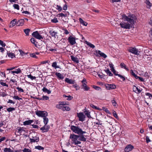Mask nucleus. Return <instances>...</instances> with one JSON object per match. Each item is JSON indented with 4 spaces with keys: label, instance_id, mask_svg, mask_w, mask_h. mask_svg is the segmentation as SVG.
<instances>
[{
    "label": "nucleus",
    "instance_id": "423d86ee",
    "mask_svg": "<svg viewBox=\"0 0 152 152\" xmlns=\"http://www.w3.org/2000/svg\"><path fill=\"white\" fill-rule=\"evenodd\" d=\"M129 52L135 55H139L140 54V51L134 47H130L128 50Z\"/></svg>",
    "mask_w": 152,
    "mask_h": 152
},
{
    "label": "nucleus",
    "instance_id": "37998d69",
    "mask_svg": "<svg viewBox=\"0 0 152 152\" xmlns=\"http://www.w3.org/2000/svg\"><path fill=\"white\" fill-rule=\"evenodd\" d=\"M15 108L14 107H10L7 109V111L9 112H12L13 111L15 110Z\"/></svg>",
    "mask_w": 152,
    "mask_h": 152
},
{
    "label": "nucleus",
    "instance_id": "7c9ffc66",
    "mask_svg": "<svg viewBox=\"0 0 152 152\" xmlns=\"http://www.w3.org/2000/svg\"><path fill=\"white\" fill-rule=\"evenodd\" d=\"M42 91L43 92L47 93L48 94H50L51 91L50 90H48L46 88L44 87L42 89Z\"/></svg>",
    "mask_w": 152,
    "mask_h": 152
},
{
    "label": "nucleus",
    "instance_id": "de8ad7c7",
    "mask_svg": "<svg viewBox=\"0 0 152 152\" xmlns=\"http://www.w3.org/2000/svg\"><path fill=\"white\" fill-rule=\"evenodd\" d=\"M130 73L131 75L133 76L136 78L137 76V75L132 70H130Z\"/></svg>",
    "mask_w": 152,
    "mask_h": 152
},
{
    "label": "nucleus",
    "instance_id": "f3484780",
    "mask_svg": "<svg viewBox=\"0 0 152 152\" xmlns=\"http://www.w3.org/2000/svg\"><path fill=\"white\" fill-rule=\"evenodd\" d=\"M17 20L16 19H14L12 20L10 23L9 25V27L10 28H12L14 26L15 24H17Z\"/></svg>",
    "mask_w": 152,
    "mask_h": 152
},
{
    "label": "nucleus",
    "instance_id": "cd10ccee",
    "mask_svg": "<svg viewBox=\"0 0 152 152\" xmlns=\"http://www.w3.org/2000/svg\"><path fill=\"white\" fill-rule=\"evenodd\" d=\"M79 20L80 23L83 25L85 26H86L87 25V23L85 22V21H83V20L81 18H79Z\"/></svg>",
    "mask_w": 152,
    "mask_h": 152
},
{
    "label": "nucleus",
    "instance_id": "58836bf2",
    "mask_svg": "<svg viewBox=\"0 0 152 152\" xmlns=\"http://www.w3.org/2000/svg\"><path fill=\"white\" fill-rule=\"evenodd\" d=\"M146 3L147 5V7L148 8H150V7L152 6V4L148 0H146Z\"/></svg>",
    "mask_w": 152,
    "mask_h": 152
},
{
    "label": "nucleus",
    "instance_id": "f8f14e48",
    "mask_svg": "<svg viewBox=\"0 0 152 152\" xmlns=\"http://www.w3.org/2000/svg\"><path fill=\"white\" fill-rule=\"evenodd\" d=\"M26 128L19 127L17 128V132L20 135L23 134L25 133Z\"/></svg>",
    "mask_w": 152,
    "mask_h": 152
},
{
    "label": "nucleus",
    "instance_id": "8fccbe9b",
    "mask_svg": "<svg viewBox=\"0 0 152 152\" xmlns=\"http://www.w3.org/2000/svg\"><path fill=\"white\" fill-rule=\"evenodd\" d=\"M111 102L112 104L115 107H116L117 105V103L113 99L111 101Z\"/></svg>",
    "mask_w": 152,
    "mask_h": 152
},
{
    "label": "nucleus",
    "instance_id": "5fc2aeb1",
    "mask_svg": "<svg viewBox=\"0 0 152 152\" xmlns=\"http://www.w3.org/2000/svg\"><path fill=\"white\" fill-rule=\"evenodd\" d=\"M0 84L3 86H6L7 87L8 86V85L6 84V83L2 82H0Z\"/></svg>",
    "mask_w": 152,
    "mask_h": 152
},
{
    "label": "nucleus",
    "instance_id": "a878e982",
    "mask_svg": "<svg viewBox=\"0 0 152 152\" xmlns=\"http://www.w3.org/2000/svg\"><path fill=\"white\" fill-rule=\"evenodd\" d=\"M64 103V102H61L60 104L56 105V107L57 108L61 109L62 110Z\"/></svg>",
    "mask_w": 152,
    "mask_h": 152
},
{
    "label": "nucleus",
    "instance_id": "a18cd8bd",
    "mask_svg": "<svg viewBox=\"0 0 152 152\" xmlns=\"http://www.w3.org/2000/svg\"><path fill=\"white\" fill-rule=\"evenodd\" d=\"M137 79H139V80H140L141 82H144V80L143 79V78L141 77L138 76H137L136 78Z\"/></svg>",
    "mask_w": 152,
    "mask_h": 152
},
{
    "label": "nucleus",
    "instance_id": "c756f323",
    "mask_svg": "<svg viewBox=\"0 0 152 152\" xmlns=\"http://www.w3.org/2000/svg\"><path fill=\"white\" fill-rule=\"evenodd\" d=\"M70 110V107L68 106H66L64 104L62 110L63 111H69Z\"/></svg>",
    "mask_w": 152,
    "mask_h": 152
},
{
    "label": "nucleus",
    "instance_id": "4d7b16f0",
    "mask_svg": "<svg viewBox=\"0 0 152 152\" xmlns=\"http://www.w3.org/2000/svg\"><path fill=\"white\" fill-rule=\"evenodd\" d=\"M16 89L18 91H20L21 92H23L24 91L23 89L21 88L17 87L16 88Z\"/></svg>",
    "mask_w": 152,
    "mask_h": 152
},
{
    "label": "nucleus",
    "instance_id": "f257e3e1",
    "mask_svg": "<svg viewBox=\"0 0 152 152\" xmlns=\"http://www.w3.org/2000/svg\"><path fill=\"white\" fill-rule=\"evenodd\" d=\"M85 136L84 135L71 134L70 136V138L71 139L72 143L76 145L80 144L81 143L80 141L84 142L86 141V139Z\"/></svg>",
    "mask_w": 152,
    "mask_h": 152
},
{
    "label": "nucleus",
    "instance_id": "473e14b6",
    "mask_svg": "<svg viewBox=\"0 0 152 152\" xmlns=\"http://www.w3.org/2000/svg\"><path fill=\"white\" fill-rule=\"evenodd\" d=\"M24 32L25 33L26 36L29 35V33L30 31V29L29 28H26L23 30Z\"/></svg>",
    "mask_w": 152,
    "mask_h": 152
},
{
    "label": "nucleus",
    "instance_id": "bb28decb",
    "mask_svg": "<svg viewBox=\"0 0 152 152\" xmlns=\"http://www.w3.org/2000/svg\"><path fill=\"white\" fill-rule=\"evenodd\" d=\"M71 58L72 60L73 61L75 62L76 63H77L79 62V60L77 57H75L72 56H71Z\"/></svg>",
    "mask_w": 152,
    "mask_h": 152
},
{
    "label": "nucleus",
    "instance_id": "e2e57ef3",
    "mask_svg": "<svg viewBox=\"0 0 152 152\" xmlns=\"http://www.w3.org/2000/svg\"><path fill=\"white\" fill-rule=\"evenodd\" d=\"M102 109L105 112H106L107 113H109V111L108 110L107 108L105 107H103L102 108Z\"/></svg>",
    "mask_w": 152,
    "mask_h": 152
},
{
    "label": "nucleus",
    "instance_id": "dca6fc26",
    "mask_svg": "<svg viewBox=\"0 0 152 152\" xmlns=\"http://www.w3.org/2000/svg\"><path fill=\"white\" fill-rule=\"evenodd\" d=\"M50 128L49 125H45L42 127L40 128V129L42 131V132H47L49 130Z\"/></svg>",
    "mask_w": 152,
    "mask_h": 152
},
{
    "label": "nucleus",
    "instance_id": "f704fd0d",
    "mask_svg": "<svg viewBox=\"0 0 152 152\" xmlns=\"http://www.w3.org/2000/svg\"><path fill=\"white\" fill-rule=\"evenodd\" d=\"M104 71L107 75H109V76H113V74L111 72L109 69H107L106 70H105Z\"/></svg>",
    "mask_w": 152,
    "mask_h": 152
},
{
    "label": "nucleus",
    "instance_id": "4468645a",
    "mask_svg": "<svg viewBox=\"0 0 152 152\" xmlns=\"http://www.w3.org/2000/svg\"><path fill=\"white\" fill-rule=\"evenodd\" d=\"M105 87L107 90H111L116 88V86L114 84H107L105 85Z\"/></svg>",
    "mask_w": 152,
    "mask_h": 152
},
{
    "label": "nucleus",
    "instance_id": "72a5a7b5",
    "mask_svg": "<svg viewBox=\"0 0 152 152\" xmlns=\"http://www.w3.org/2000/svg\"><path fill=\"white\" fill-rule=\"evenodd\" d=\"M50 34L53 37H55L56 35L57 34V32L54 31H50L49 32Z\"/></svg>",
    "mask_w": 152,
    "mask_h": 152
},
{
    "label": "nucleus",
    "instance_id": "393cba45",
    "mask_svg": "<svg viewBox=\"0 0 152 152\" xmlns=\"http://www.w3.org/2000/svg\"><path fill=\"white\" fill-rule=\"evenodd\" d=\"M21 71L20 69L18 68V69H15L14 71H11V72L12 74L16 73L17 74H18L21 73Z\"/></svg>",
    "mask_w": 152,
    "mask_h": 152
},
{
    "label": "nucleus",
    "instance_id": "f03ea898",
    "mask_svg": "<svg viewBox=\"0 0 152 152\" xmlns=\"http://www.w3.org/2000/svg\"><path fill=\"white\" fill-rule=\"evenodd\" d=\"M137 18L136 16L133 14L129 15L128 16L125 15L122 16V19L127 21L132 26L134 24Z\"/></svg>",
    "mask_w": 152,
    "mask_h": 152
},
{
    "label": "nucleus",
    "instance_id": "b1692460",
    "mask_svg": "<svg viewBox=\"0 0 152 152\" xmlns=\"http://www.w3.org/2000/svg\"><path fill=\"white\" fill-rule=\"evenodd\" d=\"M55 75L58 78L60 79H63L64 78V76L63 75L59 72H56Z\"/></svg>",
    "mask_w": 152,
    "mask_h": 152
},
{
    "label": "nucleus",
    "instance_id": "a211bd4d",
    "mask_svg": "<svg viewBox=\"0 0 152 152\" xmlns=\"http://www.w3.org/2000/svg\"><path fill=\"white\" fill-rule=\"evenodd\" d=\"M133 91L138 94L140 93L142 90L139 89L138 87L134 85L133 86Z\"/></svg>",
    "mask_w": 152,
    "mask_h": 152
},
{
    "label": "nucleus",
    "instance_id": "e433bc0d",
    "mask_svg": "<svg viewBox=\"0 0 152 152\" xmlns=\"http://www.w3.org/2000/svg\"><path fill=\"white\" fill-rule=\"evenodd\" d=\"M63 96L64 97L67 98L66 99L68 100H71L72 99V98H73L72 97V96H70V95L67 96H66L65 95H63Z\"/></svg>",
    "mask_w": 152,
    "mask_h": 152
},
{
    "label": "nucleus",
    "instance_id": "603ef678",
    "mask_svg": "<svg viewBox=\"0 0 152 152\" xmlns=\"http://www.w3.org/2000/svg\"><path fill=\"white\" fill-rule=\"evenodd\" d=\"M13 7L15 9H16L17 10H19V6L18 4H14L13 5Z\"/></svg>",
    "mask_w": 152,
    "mask_h": 152
},
{
    "label": "nucleus",
    "instance_id": "13d9d810",
    "mask_svg": "<svg viewBox=\"0 0 152 152\" xmlns=\"http://www.w3.org/2000/svg\"><path fill=\"white\" fill-rule=\"evenodd\" d=\"M113 116L115 117L116 119H118V117L115 111H114L113 112Z\"/></svg>",
    "mask_w": 152,
    "mask_h": 152
},
{
    "label": "nucleus",
    "instance_id": "6e6d98bb",
    "mask_svg": "<svg viewBox=\"0 0 152 152\" xmlns=\"http://www.w3.org/2000/svg\"><path fill=\"white\" fill-rule=\"evenodd\" d=\"M51 21L53 23H56L58 22L56 18H54L53 19H52Z\"/></svg>",
    "mask_w": 152,
    "mask_h": 152
},
{
    "label": "nucleus",
    "instance_id": "c85d7f7f",
    "mask_svg": "<svg viewBox=\"0 0 152 152\" xmlns=\"http://www.w3.org/2000/svg\"><path fill=\"white\" fill-rule=\"evenodd\" d=\"M52 66L55 69H56L57 68H60L59 66L57 65V63L56 61L53 62L52 64Z\"/></svg>",
    "mask_w": 152,
    "mask_h": 152
},
{
    "label": "nucleus",
    "instance_id": "2eb2a0df",
    "mask_svg": "<svg viewBox=\"0 0 152 152\" xmlns=\"http://www.w3.org/2000/svg\"><path fill=\"white\" fill-rule=\"evenodd\" d=\"M134 148V147L131 144H129L125 147L124 150L125 152H129Z\"/></svg>",
    "mask_w": 152,
    "mask_h": 152
},
{
    "label": "nucleus",
    "instance_id": "ea45409f",
    "mask_svg": "<svg viewBox=\"0 0 152 152\" xmlns=\"http://www.w3.org/2000/svg\"><path fill=\"white\" fill-rule=\"evenodd\" d=\"M46 117L43 118V122L45 125H47L48 122V119Z\"/></svg>",
    "mask_w": 152,
    "mask_h": 152
},
{
    "label": "nucleus",
    "instance_id": "aec40b11",
    "mask_svg": "<svg viewBox=\"0 0 152 152\" xmlns=\"http://www.w3.org/2000/svg\"><path fill=\"white\" fill-rule=\"evenodd\" d=\"M65 82L70 84H74L75 83V81L72 79H70L68 78H66L65 79Z\"/></svg>",
    "mask_w": 152,
    "mask_h": 152
},
{
    "label": "nucleus",
    "instance_id": "412c9836",
    "mask_svg": "<svg viewBox=\"0 0 152 152\" xmlns=\"http://www.w3.org/2000/svg\"><path fill=\"white\" fill-rule=\"evenodd\" d=\"M24 22V19H21L19 20L17 22V25L18 26H22L23 25Z\"/></svg>",
    "mask_w": 152,
    "mask_h": 152
},
{
    "label": "nucleus",
    "instance_id": "2f4dec72",
    "mask_svg": "<svg viewBox=\"0 0 152 152\" xmlns=\"http://www.w3.org/2000/svg\"><path fill=\"white\" fill-rule=\"evenodd\" d=\"M86 43L91 48H94L95 47V46L94 45L92 44L90 42L86 41Z\"/></svg>",
    "mask_w": 152,
    "mask_h": 152
},
{
    "label": "nucleus",
    "instance_id": "c9c22d12",
    "mask_svg": "<svg viewBox=\"0 0 152 152\" xmlns=\"http://www.w3.org/2000/svg\"><path fill=\"white\" fill-rule=\"evenodd\" d=\"M31 42L34 44L35 45H37V42H36L35 39L34 38H32L30 39Z\"/></svg>",
    "mask_w": 152,
    "mask_h": 152
},
{
    "label": "nucleus",
    "instance_id": "69168bd1",
    "mask_svg": "<svg viewBox=\"0 0 152 152\" xmlns=\"http://www.w3.org/2000/svg\"><path fill=\"white\" fill-rule=\"evenodd\" d=\"M0 75L2 77H6V75L4 72H2L0 73Z\"/></svg>",
    "mask_w": 152,
    "mask_h": 152
},
{
    "label": "nucleus",
    "instance_id": "052dcab7",
    "mask_svg": "<svg viewBox=\"0 0 152 152\" xmlns=\"http://www.w3.org/2000/svg\"><path fill=\"white\" fill-rule=\"evenodd\" d=\"M145 139L146 140V142L147 143H148L149 142H151V140L149 139V137L148 136L146 137Z\"/></svg>",
    "mask_w": 152,
    "mask_h": 152
},
{
    "label": "nucleus",
    "instance_id": "bf43d9fd",
    "mask_svg": "<svg viewBox=\"0 0 152 152\" xmlns=\"http://www.w3.org/2000/svg\"><path fill=\"white\" fill-rule=\"evenodd\" d=\"M43 100H47L49 99V97L48 96H43L42 97Z\"/></svg>",
    "mask_w": 152,
    "mask_h": 152
},
{
    "label": "nucleus",
    "instance_id": "20e7f679",
    "mask_svg": "<svg viewBox=\"0 0 152 152\" xmlns=\"http://www.w3.org/2000/svg\"><path fill=\"white\" fill-rule=\"evenodd\" d=\"M29 136L31 137L29 138L30 142L34 143L37 142L39 140V138L38 137L37 134L36 133L33 132L30 133Z\"/></svg>",
    "mask_w": 152,
    "mask_h": 152
},
{
    "label": "nucleus",
    "instance_id": "0eeeda50",
    "mask_svg": "<svg viewBox=\"0 0 152 152\" xmlns=\"http://www.w3.org/2000/svg\"><path fill=\"white\" fill-rule=\"evenodd\" d=\"M119 25L121 28L125 29H129L132 27V26L128 22H122L120 23Z\"/></svg>",
    "mask_w": 152,
    "mask_h": 152
},
{
    "label": "nucleus",
    "instance_id": "0e129e2a",
    "mask_svg": "<svg viewBox=\"0 0 152 152\" xmlns=\"http://www.w3.org/2000/svg\"><path fill=\"white\" fill-rule=\"evenodd\" d=\"M7 103H10L12 104H14L15 103V102L13 101L11 99H9L8 101L7 102Z\"/></svg>",
    "mask_w": 152,
    "mask_h": 152
},
{
    "label": "nucleus",
    "instance_id": "9b49d317",
    "mask_svg": "<svg viewBox=\"0 0 152 152\" xmlns=\"http://www.w3.org/2000/svg\"><path fill=\"white\" fill-rule=\"evenodd\" d=\"M18 51L16 50H15V51H13L11 52L10 51H9V52L7 51V54L8 57L9 58H13L15 57V54Z\"/></svg>",
    "mask_w": 152,
    "mask_h": 152
},
{
    "label": "nucleus",
    "instance_id": "6ab92c4d",
    "mask_svg": "<svg viewBox=\"0 0 152 152\" xmlns=\"http://www.w3.org/2000/svg\"><path fill=\"white\" fill-rule=\"evenodd\" d=\"M95 52L96 53L99 54L101 56L103 57L104 58H105L107 57V56L106 54L104 53L101 52L100 50H96Z\"/></svg>",
    "mask_w": 152,
    "mask_h": 152
},
{
    "label": "nucleus",
    "instance_id": "3c124183",
    "mask_svg": "<svg viewBox=\"0 0 152 152\" xmlns=\"http://www.w3.org/2000/svg\"><path fill=\"white\" fill-rule=\"evenodd\" d=\"M23 152H31V150L29 149L25 148L22 150Z\"/></svg>",
    "mask_w": 152,
    "mask_h": 152
},
{
    "label": "nucleus",
    "instance_id": "4c0bfd02",
    "mask_svg": "<svg viewBox=\"0 0 152 152\" xmlns=\"http://www.w3.org/2000/svg\"><path fill=\"white\" fill-rule=\"evenodd\" d=\"M4 152H12V150L10 148H5L4 149Z\"/></svg>",
    "mask_w": 152,
    "mask_h": 152
},
{
    "label": "nucleus",
    "instance_id": "09e8293b",
    "mask_svg": "<svg viewBox=\"0 0 152 152\" xmlns=\"http://www.w3.org/2000/svg\"><path fill=\"white\" fill-rule=\"evenodd\" d=\"M35 149H37L39 150H42L44 149V148L41 146H36L35 147Z\"/></svg>",
    "mask_w": 152,
    "mask_h": 152
},
{
    "label": "nucleus",
    "instance_id": "4be33fe9",
    "mask_svg": "<svg viewBox=\"0 0 152 152\" xmlns=\"http://www.w3.org/2000/svg\"><path fill=\"white\" fill-rule=\"evenodd\" d=\"M34 122L33 120H29L27 121H25L23 122V124L24 125L26 126L27 125H29L31 124L32 123Z\"/></svg>",
    "mask_w": 152,
    "mask_h": 152
},
{
    "label": "nucleus",
    "instance_id": "79ce46f5",
    "mask_svg": "<svg viewBox=\"0 0 152 152\" xmlns=\"http://www.w3.org/2000/svg\"><path fill=\"white\" fill-rule=\"evenodd\" d=\"M120 66L122 68H124L127 70L128 69L126 68V65L124 63H121L120 64Z\"/></svg>",
    "mask_w": 152,
    "mask_h": 152
},
{
    "label": "nucleus",
    "instance_id": "6e6552de",
    "mask_svg": "<svg viewBox=\"0 0 152 152\" xmlns=\"http://www.w3.org/2000/svg\"><path fill=\"white\" fill-rule=\"evenodd\" d=\"M81 83H82V86L83 89L85 91H88L89 89L90 88L88 87L87 85V82L86 80L84 78L81 81Z\"/></svg>",
    "mask_w": 152,
    "mask_h": 152
},
{
    "label": "nucleus",
    "instance_id": "39448f33",
    "mask_svg": "<svg viewBox=\"0 0 152 152\" xmlns=\"http://www.w3.org/2000/svg\"><path fill=\"white\" fill-rule=\"evenodd\" d=\"M35 113L38 116L43 117V118L48 116V113L46 111L37 110L35 112Z\"/></svg>",
    "mask_w": 152,
    "mask_h": 152
},
{
    "label": "nucleus",
    "instance_id": "a19ab883",
    "mask_svg": "<svg viewBox=\"0 0 152 152\" xmlns=\"http://www.w3.org/2000/svg\"><path fill=\"white\" fill-rule=\"evenodd\" d=\"M85 115H86L87 117L90 118H91V115H90V112L88 111L87 110H86L84 112Z\"/></svg>",
    "mask_w": 152,
    "mask_h": 152
},
{
    "label": "nucleus",
    "instance_id": "774afa93",
    "mask_svg": "<svg viewBox=\"0 0 152 152\" xmlns=\"http://www.w3.org/2000/svg\"><path fill=\"white\" fill-rule=\"evenodd\" d=\"M63 30L64 31V33L65 34H68L69 33V32L67 29H64Z\"/></svg>",
    "mask_w": 152,
    "mask_h": 152
},
{
    "label": "nucleus",
    "instance_id": "680f3d73",
    "mask_svg": "<svg viewBox=\"0 0 152 152\" xmlns=\"http://www.w3.org/2000/svg\"><path fill=\"white\" fill-rule=\"evenodd\" d=\"M117 76H118L119 77H120L122 79L123 81H124L125 80V77H124L123 76L120 74L117 75Z\"/></svg>",
    "mask_w": 152,
    "mask_h": 152
},
{
    "label": "nucleus",
    "instance_id": "49530a36",
    "mask_svg": "<svg viewBox=\"0 0 152 152\" xmlns=\"http://www.w3.org/2000/svg\"><path fill=\"white\" fill-rule=\"evenodd\" d=\"M7 95L5 92H1L0 94V95L2 97H5Z\"/></svg>",
    "mask_w": 152,
    "mask_h": 152
},
{
    "label": "nucleus",
    "instance_id": "5701e85b",
    "mask_svg": "<svg viewBox=\"0 0 152 152\" xmlns=\"http://www.w3.org/2000/svg\"><path fill=\"white\" fill-rule=\"evenodd\" d=\"M69 12H67L66 13H60L58 14L57 15V16L58 17H65L67 15H69Z\"/></svg>",
    "mask_w": 152,
    "mask_h": 152
},
{
    "label": "nucleus",
    "instance_id": "864d4df0",
    "mask_svg": "<svg viewBox=\"0 0 152 152\" xmlns=\"http://www.w3.org/2000/svg\"><path fill=\"white\" fill-rule=\"evenodd\" d=\"M93 88L96 90L99 91L101 90V88L100 87L96 86H93Z\"/></svg>",
    "mask_w": 152,
    "mask_h": 152
},
{
    "label": "nucleus",
    "instance_id": "c03bdc74",
    "mask_svg": "<svg viewBox=\"0 0 152 152\" xmlns=\"http://www.w3.org/2000/svg\"><path fill=\"white\" fill-rule=\"evenodd\" d=\"M27 76L28 78H30L32 80H35L36 79V77H34L32 76L31 74L27 75Z\"/></svg>",
    "mask_w": 152,
    "mask_h": 152
},
{
    "label": "nucleus",
    "instance_id": "7ed1b4c3",
    "mask_svg": "<svg viewBox=\"0 0 152 152\" xmlns=\"http://www.w3.org/2000/svg\"><path fill=\"white\" fill-rule=\"evenodd\" d=\"M71 130L74 133L79 134L82 135L86 133L85 131H83L81 128L79 126H72L71 127Z\"/></svg>",
    "mask_w": 152,
    "mask_h": 152
},
{
    "label": "nucleus",
    "instance_id": "9d476101",
    "mask_svg": "<svg viewBox=\"0 0 152 152\" xmlns=\"http://www.w3.org/2000/svg\"><path fill=\"white\" fill-rule=\"evenodd\" d=\"M32 35L35 38L39 39H42L43 37L39 34L37 31L34 32L32 34Z\"/></svg>",
    "mask_w": 152,
    "mask_h": 152
},
{
    "label": "nucleus",
    "instance_id": "ddd939ff",
    "mask_svg": "<svg viewBox=\"0 0 152 152\" xmlns=\"http://www.w3.org/2000/svg\"><path fill=\"white\" fill-rule=\"evenodd\" d=\"M77 116L79 121H84L85 116L83 113H77Z\"/></svg>",
    "mask_w": 152,
    "mask_h": 152
},
{
    "label": "nucleus",
    "instance_id": "1a4fd4ad",
    "mask_svg": "<svg viewBox=\"0 0 152 152\" xmlns=\"http://www.w3.org/2000/svg\"><path fill=\"white\" fill-rule=\"evenodd\" d=\"M68 40L71 45H73L76 43L75 38L72 36H70L68 37Z\"/></svg>",
    "mask_w": 152,
    "mask_h": 152
},
{
    "label": "nucleus",
    "instance_id": "338daca9",
    "mask_svg": "<svg viewBox=\"0 0 152 152\" xmlns=\"http://www.w3.org/2000/svg\"><path fill=\"white\" fill-rule=\"evenodd\" d=\"M56 9L57 10H62V8L60 5H57Z\"/></svg>",
    "mask_w": 152,
    "mask_h": 152
}]
</instances>
